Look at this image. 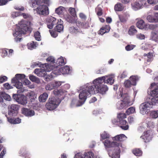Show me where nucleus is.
Returning a JSON list of instances; mask_svg holds the SVG:
<instances>
[{"label":"nucleus","mask_w":158,"mask_h":158,"mask_svg":"<svg viewBox=\"0 0 158 158\" xmlns=\"http://www.w3.org/2000/svg\"><path fill=\"white\" fill-rule=\"evenodd\" d=\"M150 132L151 131L148 130L144 132V137L146 139H148L149 138L150 135Z\"/></svg>","instance_id":"bf43d9fd"},{"label":"nucleus","mask_w":158,"mask_h":158,"mask_svg":"<svg viewBox=\"0 0 158 158\" xmlns=\"http://www.w3.org/2000/svg\"><path fill=\"white\" fill-rule=\"evenodd\" d=\"M60 71L61 74H65L69 73L70 69L69 67L67 66H64L60 68Z\"/></svg>","instance_id":"4be33fe9"},{"label":"nucleus","mask_w":158,"mask_h":158,"mask_svg":"<svg viewBox=\"0 0 158 158\" xmlns=\"http://www.w3.org/2000/svg\"><path fill=\"white\" fill-rule=\"evenodd\" d=\"M132 153L136 156H140L142 155V152L139 148H136L132 150Z\"/></svg>","instance_id":"c756f323"},{"label":"nucleus","mask_w":158,"mask_h":158,"mask_svg":"<svg viewBox=\"0 0 158 158\" xmlns=\"http://www.w3.org/2000/svg\"><path fill=\"white\" fill-rule=\"evenodd\" d=\"M96 91V86L95 85L86 87L85 89H83L82 92L80 94L79 97L81 100L79 101V104L77 105L80 106L82 105L85 101L87 97L89 96L91 94H94Z\"/></svg>","instance_id":"f257e3e1"},{"label":"nucleus","mask_w":158,"mask_h":158,"mask_svg":"<svg viewBox=\"0 0 158 158\" xmlns=\"http://www.w3.org/2000/svg\"><path fill=\"white\" fill-rule=\"evenodd\" d=\"M135 46L134 45L129 44L126 46L125 49L127 51H129L132 50L134 48Z\"/></svg>","instance_id":"052dcab7"},{"label":"nucleus","mask_w":158,"mask_h":158,"mask_svg":"<svg viewBox=\"0 0 158 158\" xmlns=\"http://www.w3.org/2000/svg\"><path fill=\"white\" fill-rule=\"evenodd\" d=\"M121 97L122 99H123L122 101L126 102L129 104L130 102L128 94H124L121 95Z\"/></svg>","instance_id":"f704fd0d"},{"label":"nucleus","mask_w":158,"mask_h":158,"mask_svg":"<svg viewBox=\"0 0 158 158\" xmlns=\"http://www.w3.org/2000/svg\"><path fill=\"white\" fill-rule=\"evenodd\" d=\"M27 46L28 49L31 50H32L34 48H35L36 47L35 43L33 42L30 43L28 44Z\"/></svg>","instance_id":"37998d69"},{"label":"nucleus","mask_w":158,"mask_h":158,"mask_svg":"<svg viewBox=\"0 0 158 158\" xmlns=\"http://www.w3.org/2000/svg\"><path fill=\"white\" fill-rule=\"evenodd\" d=\"M130 80L133 85H135L136 82L139 80V77L137 76H132L130 77Z\"/></svg>","instance_id":"a878e982"},{"label":"nucleus","mask_w":158,"mask_h":158,"mask_svg":"<svg viewBox=\"0 0 158 158\" xmlns=\"http://www.w3.org/2000/svg\"><path fill=\"white\" fill-rule=\"evenodd\" d=\"M69 31L71 34L76 35H78L80 34H83L82 31L78 29L77 27L72 26L70 27L69 29Z\"/></svg>","instance_id":"2eb2a0df"},{"label":"nucleus","mask_w":158,"mask_h":158,"mask_svg":"<svg viewBox=\"0 0 158 158\" xmlns=\"http://www.w3.org/2000/svg\"><path fill=\"white\" fill-rule=\"evenodd\" d=\"M94 155V153L92 152H85L83 155L84 156H80V158H93Z\"/></svg>","instance_id":"c9c22d12"},{"label":"nucleus","mask_w":158,"mask_h":158,"mask_svg":"<svg viewBox=\"0 0 158 158\" xmlns=\"http://www.w3.org/2000/svg\"><path fill=\"white\" fill-rule=\"evenodd\" d=\"M147 20L149 23H155L154 16L148 15L146 18Z\"/></svg>","instance_id":"79ce46f5"},{"label":"nucleus","mask_w":158,"mask_h":158,"mask_svg":"<svg viewBox=\"0 0 158 158\" xmlns=\"http://www.w3.org/2000/svg\"><path fill=\"white\" fill-rule=\"evenodd\" d=\"M152 105V107L154 105L158 106V96L153 97L151 99V101L149 102Z\"/></svg>","instance_id":"e433bc0d"},{"label":"nucleus","mask_w":158,"mask_h":158,"mask_svg":"<svg viewBox=\"0 0 158 158\" xmlns=\"http://www.w3.org/2000/svg\"><path fill=\"white\" fill-rule=\"evenodd\" d=\"M128 103L123 101H119L116 104L117 108L118 109H122L128 106Z\"/></svg>","instance_id":"412c9836"},{"label":"nucleus","mask_w":158,"mask_h":158,"mask_svg":"<svg viewBox=\"0 0 158 158\" xmlns=\"http://www.w3.org/2000/svg\"><path fill=\"white\" fill-rule=\"evenodd\" d=\"M135 111V109L133 107H131L126 110V114L127 115L134 113Z\"/></svg>","instance_id":"ea45409f"},{"label":"nucleus","mask_w":158,"mask_h":158,"mask_svg":"<svg viewBox=\"0 0 158 158\" xmlns=\"http://www.w3.org/2000/svg\"><path fill=\"white\" fill-rule=\"evenodd\" d=\"M66 21L69 23H74L75 22V20L73 17L70 15H68L66 18Z\"/></svg>","instance_id":"09e8293b"},{"label":"nucleus","mask_w":158,"mask_h":158,"mask_svg":"<svg viewBox=\"0 0 158 158\" xmlns=\"http://www.w3.org/2000/svg\"><path fill=\"white\" fill-rule=\"evenodd\" d=\"M63 23V21L61 19H59L58 22L56 24V26L54 28V30L59 32L62 31L64 29Z\"/></svg>","instance_id":"ddd939ff"},{"label":"nucleus","mask_w":158,"mask_h":158,"mask_svg":"<svg viewBox=\"0 0 158 158\" xmlns=\"http://www.w3.org/2000/svg\"><path fill=\"white\" fill-rule=\"evenodd\" d=\"M106 76H103L95 79L94 81V84L96 86V87L104 85L103 83H105V80L106 79Z\"/></svg>","instance_id":"9b49d317"},{"label":"nucleus","mask_w":158,"mask_h":158,"mask_svg":"<svg viewBox=\"0 0 158 158\" xmlns=\"http://www.w3.org/2000/svg\"><path fill=\"white\" fill-rule=\"evenodd\" d=\"M109 134L106 131H104L101 134V137L102 139L104 140L109 138Z\"/></svg>","instance_id":"de8ad7c7"},{"label":"nucleus","mask_w":158,"mask_h":158,"mask_svg":"<svg viewBox=\"0 0 158 158\" xmlns=\"http://www.w3.org/2000/svg\"><path fill=\"white\" fill-rule=\"evenodd\" d=\"M7 118L9 123L13 124H18L21 122V120L19 118H12L11 117H8Z\"/></svg>","instance_id":"f3484780"},{"label":"nucleus","mask_w":158,"mask_h":158,"mask_svg":"<svg viewBox=\"0 0 158 158\" xmlns=\"http://www.w3.org/2000/svg\"><path fill=\"white\" fill-rule=\"evenodd\" d=\"M59 104L58 99L53 97L49 98L48 102L46 104V107L48 110H52L55 109Z\"/></svg>","instance_id":"7ed1b4c3"},{"label":"nucleus","mask_w":158,"mask_h":158,"mask_svg":"<svg viewBox=\"0 0 158 158\" xmlns=\"http://www.w3.org/2000/svg\"><path fill=\"white\" fill-rule=\"evenodd\" d=\"M65 91L62 89H55L53 91V94L55 95L60 96L63 94Z\"/></svg>","instance_id":"cd10ccee"},{"label":"nucleus","mask_w":158,"mask_h":158,"mask_svg":"<svg viewBox=\"0 0 158 158\" xmlns=\"http://www.w3.org/2000/svg\"><path fill=\"white\" fill-rule=\"evenodd\" d=\"M15 86L16 88L17 89H21L22 87L23 84L21 82L19 81L16 82L15 84Z\"/></svg>","instance_id":"338daca9"},{"label":"nucleus","mask_w":158,"mask_h":158,"mask_svg":"<svg viewBox=\"0 0 158 158\" xmlns=\"http://www.w3.org/2000/svg\"><path fill=\"white\" fill-rule=\"evenodd\" d=\"M34 37L36 40L40 41L41 40V35L39 31H36L34 33Z\"/></svg>","instance_id":"8fccbe9b"},{"label":"nucleus","mask_w":158,"mask_h":158,"mask_svg":"<svg viewBox=\"0 0 158 158\" xmlns=\"http://www.w3.org/2000/svg\"><path fill=\"white\" fill-rule=\"evenodd\" d=\"M69 11L70 14L73 16H74L76 14V12L74 8L70 7L69 9Z\"/></svg>","instance_id":"680f3d73"},{"label":"nucleus","mask_w":158,"mask_h":158,"mask_svg":"<svg viewBox=\"0 0 158 158\" xmlns=\"http://www.w3.org/2000/svg\"><path fill=\"white\" fill-rule=\"evenodd\" d=\"M48 96L47 93H44L42 94L39 97V101L40 102H44L46 101Z\"/></svg>","instance_id":"bb28decb"},{"label":"nucleus","mask_w":158,"mask_h":158,"mask_svg":"<svg viewBox=\"0 0 158 158\" xmlns=\"http://www.w3.org/2000/svg\"><path fill=\"white\" fill-rule=\"evenodd\" d=\"M136 26L139 29H143L147 27L148 24H145L143 20L140 19L137 22Z\"/></svg>","instance_id":"dca6fc26"},{"label":"nucleus","mask_w":158,"mask_h":158,"mask_svg":"<svg viewBox=\"0 0 158 158\" xmlns=\"http://www.w3.org/2000/svg\"><path fill=\"white\" fill-rule=\"evenodd\" d=\"M126 138V136L123 134L118 135L113 138L114 141H123Z\"/></svg>","instance_id":"aec40b11"},{"label":"nucleus","mask_w":158,"mask_h":158,"mask_svg":"<svg viewBox=\"0 0 158 158\" xmlns=\"http://www.w3.org/2000/svg\"><path fill=\"white\" fill-rule=\"evenodd\" d=\"M8 49L6 48H3L2 50L1 56L3 58L8 56Z\"/></svg>","instance_id":"3c124183"},{"label":"nucleus","mask_w":158,"mask_h":158,"mask_svg":"<svg viewBox=\"0 0 158 158\" xmlns=\"http://www.w3.org/2000/svg\"><path fill=\"white\" fill-rule=\"evenodd\" d=\"M60 68L59 69H56L52 71L51 73L52 76H53L54 75H58L61 74L60 71Z\"/></svg>","instance_id":"6e6d98bb"},{"label":"nucleus","mask_w":158,"mask_h":158,"mask_svg":"<svg viewBox=\"0 0 158 158\" xmlns=\"http://www.w3.org/2000/svg\"><path fill=\"white\" fill-rule=\"evenodd\" d=\"M136 36L137 38L141 40L144 39L145 38V35L141 34L137 35Z\"/></svg>","instance_id":"69168bd1"},{"label":"nucleus","mask_w":158,"mask_h":158,"mask_svg":"<svg viewBox=\"0 0 158 158\" xmlns=\"http://www.w3.org/2000/svg\"><path fill=\"white\" fill-rule=\"evenodd\" d=\"M110 27L108 26H106L104 27H102L99 30V33L101 35H103L106 33H107L109 32L110 30Z\"/></svg>","instance_id":"b1692460"},{"label":"nucleus","mask_w":158,"mask_h":158,"mask_svg":"<svg viewBox=\"0 0 158 158\" xmlns=\"http://www.w3.org/2000/svg\"><path fill=\"white\" fill-rule=\"evenodd\" d=\"M64 10V7L62 6H60L56 9L55 12L58 15H61L62 14Z\"/></svg>","instance_id":"a19ab883"},{"label":"nucleus","mask_w":158,"mask_h":158,"mask_svg":"<svg viewBox=\"0 0 158 158\" xmlns=\"http://www.w3.org/2000/svg\"><path fill=\"white\" fill-rule=\"evenodd\" d=\"M120 152L119 146H117V148H114V151L112 154V158H119L120 153Z\"/></svg>","instance_id":"a211bd4d"},{"label":"nucleus","mask_w":158,"mask_h":158,"mask_svg":"<svg viewBox=\"0 0 158 158\" xmlns=\"http://www.w3.org/2000/svg\"><path fill=\"white\" fill-rule=\"evenodd\" d=\"M150 92V95L153 97H155L158 96V85L156 86L153 89H151Z\"/></svg>","instance_id":"5701e85b"},{"label":"nucleus","mask_w":158,"mask_h":158,"mask_svg":"<svg viewBox=\"0 0 158 158\" xmlns=\"http://www.w3.org/2000/svg\"><path fill=\"white\" fill-rule=\"evenodd\" d=\"M55 63L56 65V66H63L65 64V63L64 61L63 57H61L57 59Z\"/></svg>","instance_id":"393cba45"},{"label":"nucleus","mask_w":158,"mask_h":158,"mask_svg":"<svg viewBox=\"0 0 158 158\" xmlns=\"http://www.w3.org/2000/svg\"><path fill=\"white\" fill-rule=\"evenodd\" d=\"M18 27L15 29V32L13 34L14 36H16L15 39L17 42H20L22 38L17 37V36H21L22 34H25L28 30V27L26 24V22L24 20H21L18 24Z\"/></svg>","instance_id":"f03ea898"},{"label":"nucleus","mask_w":158,"mask_h":158,"mask_svg":"<svg viewBox=\"0 0 158 158\" xmlns=\"http://www.w3.org/2000/svg\"><path fill=\"white\" fill-rule=\"evenodd\" d=\"M124 85L127 88H130L133 85L131 81L129 80L125 81L124 82Z\"/></svg>","instance_id":"49530a36"},{"label":"nucleus","mask_w":158,"mask_h":158,"mask_svg":"<svg viewBox=\"0 0 158 158\" xmlns=\"http://www.w3.org/2000/svg\"><path fill=\"white\" fill-rule=\"evenodd\" d=\"M106 69L105 68H101L100 69H97L96 70V73L97 74H102L106 71Z\"/></svg>","instance_id":"13d9d810"},{"label":"nucleus","mask_w":158,"mask_h":158,"mask_svg":"<svg viewBox=\"0 0 158 158\" xmlns=\"http://www.w3.org/2000/svg\"><path fill=\"white\" fill-rule=\"evenodd\" d=\"M108 89L106 85H104L96 87V92L102 94H105Z\"/></svg>","instance_id":"4468645a"},{"label":"nucleus","mask_w":158,"mask_h":158,"mask_svg":"<svg viewBox=\"0 0 158 158\" xmlns=\"http://www.w3.org/2000/svg\"><path fill=\"white\" fill-rule=\"evenodd\" d=\"M42 70L40 69H36L34 70V73L40 77L43 76Z\"/></svg>","instance_id":"c03bdc74"},{"label":"nucleus","mask_w":158,"mask_h":158,"mask_svg":"<svg viewBox=\"0 0 158 158\" xmlns=\"http://www.w3.org/2000/svg\"><path fill=\"white\" fill-rule=\"evenodd\" d=\"M28 96L31 102L35 100L36 98V95L34 92H31L28 94Z\"/></svg>","instance_id":"58836bf2"},{"label":"nucleus","mask_w":158,"mask_h":158,"mask_svg":"<svg viewBox=\"0 0 158 158\" xmlns=\"http://www.w3.org/2000/svg\"><path fill=\"white\" fill-rule=\"evenodd\" d=\"M148 28L151 30H154L156 29L158 27V24H148Z\"/></svg>","instance_id":"a18cd8bd"},{"label":"nucleus","mask_w":158,"mask_h":158,"mask_svg":"<svg viewBox=\"0 0 158 158\" xmlns=\"http://www.w3.org/2000/svg\"><path fill=\"white\" fill-rule=\"evenodd\" d=\"M37 13L40 15H47L49 14L48 6L45 5H40L37 8Z\"/></svg>","instance_id":"6e6552de"},{"label":"nucleus","mask_w":158,"mask_h":158,"mask_svg":"<svg viewBox=\"0 0 158 158\" xmlns=\"http://www.w3.org/2000/svg\"><path fill=\"white\" fill-rule=\"evenodd\" d=\"M19 106L16 104H11L8 107L9 115L11 117L16 116L19 109Z\"/></svg>","instance_id":"39448f33"},{"label":"nucleus","mask_w":158,"mask_h":158,"mask_svg":"<svg viewBox=\"0 0 158 158\" xmlns=\"http://www.w3.org/2000/svg\"><path fill=\"white\" fill-rule=\"evenodd\" d=\"M123 8L122 5L119 3H117L114 7V9L115 11H120L123 10Z\"/></svg>","instance_id":"2f4dec72"},{"label":"nucleus","mask_w":158,"mask_h":158,"mask_svg":"<svg viewBox=\"0 0 158 158\" xmlns=\"http://www.w3.org/2000/svg\"><path fill=\"white\" fill-rule=\"evenodd\" d=\"M19 97L17 101V102L19 103L24 105L27 103V98L24 95L21 94Z\"/></svg>","instance_id":"6ab92c4d"},{"label":"nucleus","mask_w":158,"mask_h":158,"mask_svg":"<svg viewBox=\"0 0 158 158\" xmlns=\"http://www.w3.org/2000/svg\"><path fill=\"white\" fill-rule=\"evenodd\" d=\"M106 76V79L105 80V83L112 84L114 82L113 78L112 77H109L107 76Z\"/></svg>","instance_id":"4c0bfd02"},{"label":"nucleus","mask_w":158,"mask_h":158,"mask_svg":"<svg viewBox=\"0 0 158 158\" xmlns=\"http://www.w3.org/2000/svg\"><path fill=\"white\" fill-rule=\"evenodd\" d=\"M2 96L4 99L7 101H10L11 100L10 96L8 94H3Z\"/></svg>","instance_id":"e2e57ef3"},{"label":"nucleus","mask_w":158,"mask_h":158,"mask_svg":"<svg viewBox=\"0 0 158 158\" xmlns=\"http://www.w3.org/2000/svg\"><path fill=\"white\" fill-rule=\"evenodd\" d=\"M118 17L120 22L123 23L126 22L128 18L127 15L125 13L119 15Z\"/></svg>","instance_id":"c85d7f7f"},{"label":"nucleus","mask_w":158,"mask_h":158,"mask_svg":"<svg viewBox=\"0 0 158 158\" xmlns=\"http://www.w3.org/2000/svg\"><path fill=\"white\" fill-rule=\"evenodd\" d=\"M97 14L98 16H101L102 14V10L101 8H98L96 10Z\"/></svg>","instance_id":"0e129e2a"},{"label":"nucleus","mask_w":158,"mask_h":158,"mask_svg":"<svg viewBox=\"0 0 158 158\" xmlns=\"http://www.w3.org/2000/svg\"><path fill=\"white\" fill-rule=\"evenodd\" d=\"M29 78L31 81L36 83L39 84L40 82L39 79L34 75H30Z\"/></svg>","instance_id":"473e14b6"},{"label":"nucleus","mask_w":158,"mask_h":158,"mask_svg":"<svg viewBox=\"0 0 158 158\" xmlns=\"http://www.w3.org/2000/svg\"><path fill=\"white\" fill-rule=\"evenodd\" d=\"M15 77H17L19 81V80H22L24 79L26 76L23 74H17L15 75Z\"/></svg>","instance_id":"603ef678"},{"label":"nucleus","mask_w":158,"mask_h":158,"mask_svg":"<svg viewBox=\"0 0 158 158\" xmlns=\"http://www.w3.org/2000/svg\"><path fill=\"white\" fill-rule=\"evenodd\" d=\"M79 16L82 21V22H81V25L82 27L86 28L88 27H89V19L87 20L86 16L84 13H81L79 14Z\"/></svg>","instance_id":"1a4fd4ad"},{"label":"nucleus","mask_w":158,"mask_h":158,"mask_svg":"<svg viewBox=\"0 0 158 158\" xmlns=\"http://www.w3.org/2000/svg\"><path fill=\"white\" fill-rule=\"evenodd\" d=\"M151 104L149 102L141 104L139 107L140 113L143 115L148 113V111L152 107Z\"/></svg>","instance_id":"423d86ee"},{"label":"nucleus","mask_w":158,"mask_h":158,"mask_svg":"<svg viewBox=\"0 0 158 158\" xmlns=\"http://www.w3.org/2000/svg\"><path fill=\"white\" fill-rule=\"evenodd\" d=\"M126 118L125 113H120L117 116V122L121 125L120 127L124 130H127L128 128V125L127 121L124 119Z\"/></svg>","instance_id":"20e7f679"},{"label":"nucleus","mask_w":158,"mask_h":158,"mask_svg":"<svg viewBox=\"0 0 158 158\" xmlns=\"http://www.w3.org/2000/svg\"><path fill=\"white\" fill-rule=\"evenodd\" d=\"M38 2H37L36 0H32L30 4L31 6L32 7H35L37 5Z\"/></svg>","instance_id":"774afa93"},{"label":"nucleus","mask_w":158,"mask_h":158,"mask_svg":"<svg viewBox=\"0 0 158 158\" xmlns=\"http://www.w3.org/2000/svg\"><path fill=\"white\" fill-rule=\"evenodd\" d=\"M128 33L130 35H133L137 33V31L135 29V27L134 26H131L130 27L128 31Z\"/></svg>","instance_id":"7c9ffc66"},{"label":"nucleus","mask_w":158,"mask_h":158,"mask_svg":"<svg viewBox=\"0 0 158 158\" xmlns=\"http://www.w3.org/2000/svg\"><path fill=\"white\" fill-rule=\"evenodd\" d=\"M150 116L152 118L156 119L158 117V110L152 111L150 113Z\"/></svg>","instance_id":"72a5a7b5"},{"label":"nucleus","mask_w":158,"mask_h":158,"mask_svg":"<svg viewBox=\"0 0 158 158\" xmlns=\"http://www.w3.org/2000/svg\"><path fill=\"white\" fill-rule=\"evenodd\" d=\"M104 143L105 147L107 148H115L117 146H121V144L120 143L114 141L111 142L108 139L106 140L104 142Z\"/></svg>","instance_id":"9d476101"},{"label":"nucleus","mask_w":158,"mask_h":158,"mask_svg":"<svg viewBox=\"0 0 158 158\" xmlns=\"http://www.w3.org/2000/svg\"><path fill=\"white\" fill-rule=\"evenodd\" d=\"M132 6L137 9L140 8L141 5L137 2H135L131 4Z\"/></svg>","instance_id":"864d4df0"},{"label":"nucleus","mask_w":158,"mask_h":158,"mask_svg":"<svg viewBox=\"0 0 158 158\" xmlns=\"http://www.w3.org/2000/svg\"><path fill=\"white\" fill-rule=\"evenodd\" d=\"M54 88V86L52 83L48 84L45 86V89L47 90H51Z\"/></svg>","instance_id":"4d7b16f0"},{"label":"nucleus","mask_w":158,"mask_h":158,"mask_svg":"<svg viewBox=\"0 0 158 158\" xmlns=\"http://www.w3.org/2000/svg\"><path fill=\"white\" fill-rule=\"evenodd\" d=\"M21 12H20L14 11L11 13L12 17L14 18L20 16L21 15Z\"/></svg>","instance_id":"5fc2aeb1"},{"label":"nucleus","mask_w":158,"mask_h":158,"mask_svg":"<svg viewBox=\"0 0 158 158\" xmlns=\"http://www.w3.org/2000/svg\"><path fill=\"white\" fill-rule=\"evenodd\" d=\"M58 22V19L51 16L47 17L45 19V23L47 24V27L51 29L53 28V26L56 25Z\"/></svg>","instance_id":"0eeeda50"},{"label":"nucleus","mask_w":158,"mask_h":158,"mask_svg":"<svg viewBox=\"0 0 158 158\" xmlns=\"http://www.w3.org/2000/svg\"><path fill=\"white\" fill-rule=\"evenodd\" d=\"M22 113L27 116L31 117L35 114L34 111L30 109L23 108L21 109Z\"/></svg>","instance_id":"f8f14e48"}]
</instances>
